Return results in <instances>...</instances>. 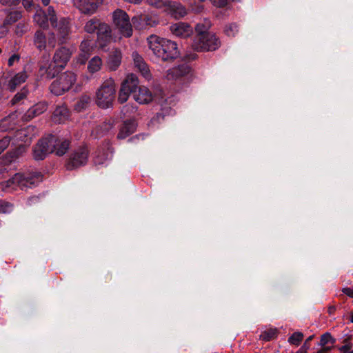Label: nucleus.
I'll return each mask as SVG.
<instances>
[{
  "label": "nucleus",
  "instance_id": "bb28decb",
  "mask_svg": "<svg viewBox=\"0 0 353 353\" xmlns=\"http://www.w3.org/2000/svg\"><path fill=\"white\" fill-rule=\"evenodd\" d=\"M97 37L99 41L101 40L110 41L112 38V30L110 26L105 23L100 21V26L97 30Z\"/></svg>",
  "mask_w": 353,
  "mask_h": 353
},
{
  "label": "nucleus",
  "instance_id": "79ce46f5",
  "mask_svg": "<svg viewBox=\"0 0 353 353\" xmlns=\"http://www.w3.org/2000/svg\"><path fill=\"white\" fill-rule=\"evenodd\" d=\"M131 93L128 91V90L125 89V87L121 88L119 90V97H118V101L120 103H123L127 101L128 99L130 94Z\"/></svg>",
  "mask_w": 353,
  "mask_h": 353
},
{
  "label": "nucleus",
  "instance_id": "603ef678",
  "mask_svg": "<svg viewBox=\"0 0 353 353\" xmlns=\"http://www.w3.org/2000/svg\"><path fill=\"white\" fill-rule=\"evenodd\" d=\"M142 21L145 25L150 27L154 26L156 24V21L148 16L143 17Z\"/></svg>",
  "mask_w": 353,
  "mask_h": 353
},
{
  "label": "nucleus",
  "instance_id": "69168bd1",
  "mask_svg": "<svg viewBox=\"0 0 353 353\" xmlns=\"http://www.w3.org/2000/svg\"><path fill=\"white\" fill-rule=\"evenodd\" d=\"M351 321L353 323V314L351 316Z\"/></svg>",
  "mask_w": 353,
  "mask_h": 353
},
{
  "label": "nucleus",
  "instance_id": "c756f323",
  "mask_svg": "<svg viewBox=\"0 0 353 353\" xmlns=\"http://www.w3.org/2000/svg\"><path fill=\"white\" fill-rule=\"evenodd\" d=\"M34 21L43 28H46L48 26L49 19L46 14L41 10L37 11L34 16Z\"/></svg>",
  "mask_w": 353,
  "mask_h": 353
},
{
  "label": "nucleus",
  "instance_id": "0e129e2a",
  "mask_svg": "<svg viewBox=\"0 0 353 353\" xmlns=\"http://www.w3.org/2000/svg\"><path fill=\"white\" fill-rule=\"evenodd\" d=\"M313 338V336H310L307 338V341H311Z\"/></svg>",
  "mask_w": 353,
  "mask_h": 353
},
{
  "label": "nucleus",
  "instance_id": "b1692460",
  "mask_svg": "<svg viewBox=\"0 0 353 353\" xmlns=\"http://www.w3.org/2000/svg\"><path fill=\"white\" fill-rule=\"evenodd\" d=\"M28 78V75L25 71L20 72L13 76L8 83V89L13 92L21 83H24Z\"/></svg>",
  "mask_w": 353,
  "mask_h": 353
},
{
  "label": "nucleus",
  "instance_id": "e2e57ef3",
  "mask_svg": "<svg viewBox=\"0 0 353 353\" xmlns=\"http://www.w3.org/2000/svg\"><path fill=\"white\" fill-rule=\"evenodd\" d=\"M41 1L44 6H48L50 1V0H41Z\"/></svg>",
  "mask_w": 353,
  "mask_h": 353
},
{
  "label": "nucleus",
  "instance_id": "4be33fe9",
  "mask_svg": "<svg viewBox=\"0 0 353 353\" xmlns=\"http://www.w3.org/2000/svg\"><path fill=\"white\" fill-rule=\"evenodd\" d=\"M61 69V68L57 67L54 62L51 63L46 62L41 65L39 72L41 76L46 75V78L50 79H52L55 76V74Z\"/></svg>",
  "mask_w": 353,
  "mask_h": 353
},
{
  "label": "nucleus",
  "instance_id": "0eeeda50",
  "mask_svg": "<svg viewBox=\"0 0 353 353\" xmlns=\"http://www.w3.org/2000/svg\"><path fill=\"white\" fill-rule=\"evenodd\" d=\"M51 26L56 30L58 39L61 43H66L69 40L72 33L71 19L69 17H61Z\"/></svg>",
  "mask_w": 353,
  "mask_h": 353
},
{
  "label": "nucleus",
  "instance_id": "6ab92c4d",
  "mask_svg": "<svg viewBox=\"0 0 353 353\" xmlns=\"http://www.w3.org/2000/svg\"><path fill=\"white\" fill-rule=\"evenodd\" d=\"M92 50L93 46L90 41H83L80 45V53L77 58V62L81 64H84L88 59Z\"/></svg>",
  "mask_w": 353,
  "mask_h": 353
},
{
  "label": "nucleus",
  "instance_id": "a211bd4d",
  "mask_svg": "<svg viewBox=\"0 0 353 353\" xmlns=\"http://www.w3.org/2000/svg\"><path fill=\"white\" fill-rule=\"evenodd\" d=\"M35 134V128L32 125H28L26 128L18 130L15 133V139L17 141L24 143H29L34 137Z\"/></svg>",
  "mask_w": 353,
  "mask_h": 353
},
{
  "label": "nucleus",
  "instance_id": "58836bf2",
  "mask_svg": "<svg viewBox=\"0 0 353 353\" xmlns=\"http://www.w3.org/2000/svg\"><path fill=\"white\" fill-rule=\"evenodd\" d=\"M14 205L12 203L5 201L0 199V213H10L13 210Z\"/></svg>",
  "mask_w": 353,
  "mask_h": 353
},
{
  "label": "nucleus",
  "instance_id": "393cba45",
  "mask_svg": "<svg viewBox=\"0 0 353 353\" xmlns=\"http://www.w3.org/2000/svg\"><path fill=\"white\" fill-rule=\"evenodd\" d=\"M137 125V123L134 121H125L119 130L117 137L120 139H125L134 132Z\"/></svg>",
  "mask_w": 353,
  "mask_h": 353
},
{
  "label": "nucleus",
  "instance_id": "f704fd0d",
  "mask_svg": "<svg viewBox=\"0 0 353 353\" xmlns=\"http://www.w3.org/2000/svg\"><path fill=\"white\" fill-rule=\"evenodd\" d=\"M34 44L40 50H43L46 48V39L43 32H36L34 34Z\"/></svg>",
  "mask_w": 353,
  "mask_h": 353
},
{
  "label": "nucleus",
  "instance_id": "7c9ffc66",
  "mask_svg": "<svg viewBox=\"0 0 353 353\" xmlns=\"http://www.w3.org/2000/svg\"><path fill=\"white\" fill-rule=\"evenodd\" d=\"M100 20L97 18H92L88 20L83 27V30L88 34H93L97 32V28L100 26Z\"/></svg>",
  "mask_w": 353,
  "mask_h": 353
},
{
  "label": "nucleus",
  "instance_id": "cd10ccee",
  "mask_svg": "<svg viewBox=\"0 0 353 353\" xmlns=\"http://www.w3.org/2000/svg\"><path fill=\"white\" fill-rule=\"evenodd\" d=\"M22 17L21 12L18 10L10 11L8 12L3 23V28H6L8 26H10L17 21H19Z\"/></svg>",
  "mask_w": 353,
  "mask_h": 353
},
{
  "label": "nucleus",
  "instance_id": "e433bc0d",
  "mask_svg": "<svg viewBox=\"0 0 353 353\" xmlns=\"http://www.w3.org/2000/svg\"><path fill=\"white\" fill-rule=\"evenodd\" d=\"M110 154L108 150H99L96 154L94 161L95 164H103L109 159Z\"/></svg>",
  "mask_w": 353,
  "mask_h": 353
},
{
  "label": "nucleus",
  "instance_id": "c85d7f7f",
  "mask_svg": "<svg viewBox=\"0 0 353 353\" xmlns=\"http://www.w3.org/2000/svg\"><path fill=\"white\" fill-rule=\"evenodd\" d=\"M335 342L334 339L332 336V335L326 332L323 334L320 340V345L324 347H323L321 350L318 351L316 353H327L330 350V347H325L327 344L333 345Z\"/></svg>",
  "mask_w": 353,
  "mask_h": 353
},
{
  "label": "nucleus",
  "instance_id": "dca6fc26",
  "mask_svg": "<svg viewBox=\"0 0 353 353\" xmlns=\"http://www.w3.org/2000/svg\"><path fill=\"white\" fill-rule=\"evenodd\" d=\"M48 104L46 102H39L26 111L23 117V119L26 121H28L46 112Z\"/></svg>",
  "mask_w": 353,
  "mask_h": 353
},
{
  "label": "nucleus",
  "instance_id": "7ed1b4c3",
  "mask_svg": "<svg viewBox=\"0 0 353 353\" xmlns=\"http://www.w3.org/2000/svg\"><path fill=\"white\" fill-rule=\"evenodd\" d=\"M116 89L113 79L105 80L96 92V103L101 108L112 107L115 99Z\"/></svg>",
  "mask_w": 353,
  "mask_h": 353
},
{
  "label": "nucleus",
  "instance_id": "680f3d73",
  "mask_svg": "<svg viewBox=\"0 0 353 353\" xmlns=\"http://www.w3.org/2000/svg\"><path fill=\"white\" fill-rule=\"evenodd\" d=\"M128 2L133 3H139L141 1V0H125Z\"/></svg>",
  "mask_w": 353,
  "mask_h": 353
},
{
  "label": "nucleus",
  "instance_id": "4468645a",
  "mask_svg": "<svg viewBox=\"0 0 353 353\" xmlns=\"http://www.w3.org/2000/svg\"><path fill=\"white\" fill-rule=\"evenodd\" d=\"M74 5L82 12L92 14L96 12L98 5L94 0H72Z\"/></svg>",
  "mask_w": 353,
  "mask_h": 353
},
{
  "label": "nucleus",
  "instance_id": "5701e85b",
  "mask_svg": "<svg viewBox=\"0 0 353 353\" xmlns=\"http://www.w3.org/2000/svg\"><path fill=\"white\" fill-rule=\"evenodd\" d=\"M17 124V115L10 114L0 121V131L7 132L14 130Z\"/></svg>",
  "mask_w": 353,
  "mask_h": 353
},
{
  "label": "nucleus",
  "instance_id": "ddd939ff",
  "mask_svg": "<svg viewBox=\"0 0 353 353\" xmlns=\"http://www.w3.org/2000/svg\"><path fill=\"white\" fill-rule=\"evenodd\" d=\"M170 30L176 37L183 38L190 37L193 32L191 26L184 22H178L171 25Z\"/></svg>",
  "mask_w": 353,
  "mask_h": 353
},
{
  "label": "nucleus",
  "instance_id": "a878e982",
  "mask_svg": "<svg viewBox=\"0 0 353 353\" xmlns=\"http://www.w3.org/2000/svg\"><path fill=\"white\" fill-rule=\"evenodd\" d=\"M139 80L135 74H128L125 79L121 83V87L124 88L128 90V91L130 93H134L138 89Z\"/></svg>",
  "mask_w": 353,
  "mask_h": 353
},
{
  "label": "nucleus",
  "instance_id": "6e6552de",
  "mask_svg": "<svg viewBox=\"0 0 353 353\" xmlns=\"http://www.w3.org/2000/svg\"><path fill=\"white\" fill-rule=\"evenodd\" d=\"M88 159V150L86 147H81L75 150L68 159L65 167L67 170H73L85 165Z\"/></svg>",
  "mask_w": 353,
  "mask_h": 353
},
{
  "label": "nucleus",
  "instance_id": "9b49d317",
  "mask_svg": "<svg viewBox=\"0 0 353 353\" xmlns=\"http://www.w3.org/2000/svg\"><path fill=\"white\" fill-rule=\"evenodd\" d=\"M122 53L118 48L112 49L108 57L106 66L110 71H116L121 64Z\"/></svg>",
  "mask_w": 353,
  "mask_h": 353
},
{
  "label": "nucleus",
  "instance_id": "f8f14e48",
  "mask_svg": "<svg viewBox=\"0 0 353 353\" xmlns=\"http://www.w3.org/2000/svg\"><path fill=\"white\" fill-rule=\"evenodd\" d=\"M71 54L72 52L68 48L65 47L59 48L53 57L54 64L59 68H63L70 60Z\"/></svg>",
  "mask_w": 353,
  "mask_h": 353
},
{
  "label": "nucleus",
  "instance_id": "2eb2a0df",
  "mask_svg": "<svg viewBox=\"0 0 353 353\" xmlns=\"http://www.w3.org/2000/svg\"><path fill=\"white\" fill-rule=\"evenodd\" d=\"M132 57L134 66L139 70L142 76L146 79H150L151 78V73L148 64L145 62L143 57L137 52H133Z\"/></svg>",
  "mask_w": 353,
  "mask_h": 353
},
{
  "label": "nucleus",
  "instance_id": "c9c22d12",
  "mask_svg": "<svg viewBox=\"0 0 353 353\" xmlns=\"http://www.w3.org/2000/svg\"><path fill=\"white\" fill-rule=\"evenodd\" d=\"M172 15L176 19L182 18L187 14V10L184 6L179 3H174L172 6Z\"/></svg>",
  "mask_w": 353,
  "mask_h": 353
},
{
  "label": "nucleus",
  "instance_id": "39448f33",
  "mask_svg": "<svg viewBox=\"0 0 353 353\" xmlns=\"http://www.w3.org/2000/svg\"><path fill=\"white\" fill-rule=\"evenodd\" d=\"M57 137L49 134L41 139L32 149L33 157L35 160H43L46 156L54 152L56 146Z\"/></svg>",
  "mask_w": 353,
  "mask_h": 353
},
{
  "label": "nucleus",
  "instance_id": "8fccbe9b",
  "mask_svg": "<svg viewBox=\"0 0 353 353\" xmlns=\"http://www.w3.org/2000/svg\"><path fill=\"white\" fill-rule=\"evenodd\" d=\"M352 345L350 343H348L339 348V351L341 353H353V350L352 349Z\"/></svg>",
  "mask_w": 353,
  "mask_h": 353
},
{
  "label": "nucleus",
  "instance_id": "ea45409f",
  "mask_svg": "<svg viewBox=\"0 0 353 353\" xmlns=\"http://www.w3.org/2000/svg\"><path fill=\"white\" fill-rule=\"evenodd\" d=\"M303 339V334L300 332L293 333L288 339V342L292 345H299Z\"/></svg>",
  "mask_w": 353,
  "mask_h": 353
},
{
  "label": "nucleus",
  "instance_id": "a19ab883",
  "mask_svg": "<svg viewBox=\"0 0 353 353\" xmlns=\"http://www.w3.org/2000/svg\"><path fill=\"white\" fill-rule=\"evenodd\" d=\"M224 32L228 37H234L239 32L238 26L236 23H230L225 26Z\"/></svg>",
  "mask_w": 353,
  "mask_h": 353
},
{
  "label": "nucleus",
  "instance_id": "aec40b11",
  "mask_svg": "<svg viewBox=\"0 0 353 353\" xmlns=\"http://www.w3.org/2000/svg\"><path fill=\"white\" fill-rule=\"evenodd\" d=\"M43 180V175L40 172H32L22 174V181L24 183V189L37 185Z\"/></svg>",
  "mask_w": 353,
  "mask_h": 353
},
{
  "label": "nucleus",
  "instance_id": "20e7f679",
  "mask_svg": "<svg viewBox=\"0 0 353 353\" xmlns=\"http://www.w3.org/2000/svg\"><path fill=\"white\" fill-rule=\"evenodd\" d=\"M76 81L77 75L72 72L67 71L53 81L50 86V90L54 95H62L72 87Z\"/></svg>",
  "mask_w": 353,
  "mask_h": 353
},
{
  "label": "nucleus",
  "instance_id": "3c124183",
  "mask_svg": "<svg viewBox=\"0 0 353 353\" xmlns=\"http://www.w3.org/2000/svg\"><path fill=\"white\" fill-rule=\"evenodd\" d=\"M136 110H137V107L130 105L129 104L125 105L122 109V112L125 114L133 113V112H136Z\"/></svg>",
  "mask_w": 353,
  "mask_h": 353
},
{
  "label": "nucleus",
  "instance_id": "2f4dec72",
  "mask_svg": "<svg viewBox=\"0 0 353 353\" xmlns=\"http://www.w3.org/2000/svg\"><path fill=\"white\" fill-rule=\"evenodd\" d=\"M69 148V141L67 140L61 141L57 137L56 146L54 147V152L58 156L63 155Z\"/></svg>",
  "mask_w": 353,
  "mask_h": 353
},
{
  "label": "nucleus",
  "instance_id": "9d476101",
  "mask_svg": "<svg viewBox=\"0 0 353 353\" xmlns=\"http://www.w3.org/2000/svg\"><path fill=\"white\" fill-rule=\"evenodd\" d=\"M17 188L24 190V183L22 181V174H15L12 178L0 183V189L3 191L10 192Z\"/></svg>",
  "mask_w": 353,
  "mask_h": 353
},
{
  "label": "nucleus",
  "instance_id": "412c9836",
  "mask_svg": "<svg viewBox=\"0 0 353 353\" xmlns=\"http://www.w3.org/2000/svg\"><path fill=\"white\" fill-rule=\"evenodd\" d=\"M69 117V110L65 105H59L54 110L52 119L54 123H64Z\"/></svg>",
  "mask_w": 353,
  "mask_h": 353
},
{
  "label": "nucleus",
  "instance_id": "bf43d9fd",
  "mask_svg": "<svg viewBox=\"0 0 353 353\" xmlns=\"http://www.w3.org/2000/svg\"><path fill=\"white\" fill-rule=\"evenodd\" d=\"M336 306L335 305H330L328 307H327V312L330 315H332L334 314L335 311H336Z\"/></svg>",
  "mask_w": 353,
  "mask_h": 353
},
{
  "label": "nucleus",
  "instance_id": "c03bdc74",
  "mask_svg": "<svg viewBox=\"0 0 353 353\" xmlns=\"http://www.w3.org/2000/svg\"><path fill=\"white\" fill-rule=\"evenodd\" d=\"M48 18L49 19V21L51 24H54V23L56 22V21L58 19L55 11L52 6H49L47 10V14H46Z\"/></svg>",
  "mask_w": 353,
  "mask_h": 353
},
{
  "label": "nucleus",
  "instance_id": "de8ad7c7",
  "mask_svg": "<svg viewBox=\"0 0 353 353\" xmlns=\"http://www.w3.org/2000/svg\"><path fill=\"white\" fill-rule=\"evenodd\" d=\"M21 0H0V3L3 6H15L20 3Z\"/></svg>",
  "mask_w": 353,
  "mask_h": 353
},
{
  "label": "nucleus",
  "instance_id": "052dcab7",
  "mask_svg": "<svg viewBox=\"0 0 353 353\" xmlns=\"http://www.w3.org/2000/svg\"><path fill=\"white\" fill-rule=\"evenodd\" d=\"M7 29H8V27H6V28H3V26L1 27V30H0V38L4 37V35L6 34V33L7 32Z\"/></svg>",
  "mask_w": 353,
  "mask_h": 353
},
{
  "label": "nucleus",
  "instance_id": "f03ea898",
  "mask_svg": "<svg viewBox=\"0 0 353 353\" xmlns=\"http://www.w3.org/2000/svg\"><path fill=\"white\" fill-rule=\"evenodd\" d=\"M198 34L194 37L192 46L194 50L201 52L214 51L221 46V41L214 33L203 31L201 24H197Z\"/></svg>",
  "mask_w": 353,
  "mask_h": 353
},
{
  "label": "nucleus",
  "instance_id": "4c0bfd02",
  "mask_svg": "<svg viewBox=\"0 0 353 353\" xmlns=\"http://www.w3.org/2000/svg\"><path fill=\"white\" fill-rule=\"evenodd\" d=\"M90 101V97L87 95L82 96L74 105V109L79 112L85 109Z\"/></svg>",
  "mask_w": 353,
  "mask_h": 353
},
{
  "label": "nucleus",
  "instance_id": "49530a36",
  "mask_svg": "<svg viewBox=\"0 0 353 353\" xmlns=\"http://www.w3.org/2000/svg\"><path fill=\"white\" fill-rule=\"evenodd\" d=\"M10 143V138L8 136L4 137L0 140V154L8 147Z\"/></svg>",
  "mask_w": 353,
  "mask_h": 353
},
{
  "label": "nucleus",
  "instance_id": "13d9d810",
  "mask_svg": "<svg viewBox=\"0 0 353 353\" xmlns=\"http://www.w3.org/2000/svg\"><path fill=\"white\" fill-rule=\"evenodd\" d=\"M342 292L343 294H346L347 296H349L350 298H353V288H343L342 289Z\"/></svg>",
  "mask_w": 353,
  "mask_h": 353
},
{
  "label": "nucleus",
  "instance_id": "37998d69",
  "mask_svg": "<svg viewBox=\"0 0 353 353\" xmlns=\"http://www.w3.org/2000/svg\"><path fill=\"white\" fill-rule=\"evenodd\" d=\"M146 3L157 8H162L167 6V0H146Z\"/></svg>",
  "mask_w": 353,
  "mask_h": 353
},
{
  "label": "nucleus",
  "instance_id": "f3484780",
  "mask_svg": "<svg viewBox=\"0 0 353 353\" xmlns=\"http://www.w3.org/2000/svg\"><path fill=\"white\" fill-rule=\"evenodd\" d=\"M133 98L140 104H147L152 101L153 97L148 88L142 86L133 94Z\"/></svg>",
  "mask_w": 353,
  "mask_h": 353
},
{
  "label": "nucleus",
  "instance_id": "338daca9",
  "mask_svg": "<svg viewBox=\"0 0 353 353\" xmlns=\"http://www.w3.org/2000/svg\"><path fill=\"white\" fill-rule=\"evenodd\" d=\"M200 1H205V0H199Z\"/></svg>",
  "mask_w": 353,
  "mask_h": 353
},
{
  "label": "nucleus",
  "instance_id": "4d7b16f0",
  "mask_svg": "<svg viewBox=\"0 0 353 353\" xmlns=\"http://www.w3.org/2000/svg\"><path fill=\"white\" fill-rule=\"evenodd\" d=\"M22 4L25 9L30 10L33 5V0H22Z\"/></svg>",
  "mask_w": 353,
  "mask_h": 353
},
{
  "label": "nucleus",
  "instance_id": "1a4fd4ad",
  "mask_svg": "<svg viewBox=\"0 0 353 353\" xmlns=\"http://www.w3.org/2000/svg\"><path fill=\"white\" fill-rule=\"evenodd\" d=\"M191 68L187 64L173 67L166 72L165 78L168 81H176L191 73Z\"/></svg>",
  "mask_w": 353,
  "mask_h": 353
},
{
  "label": "nucleus",
  "instance_id": "a18cd8bd",
  "mask_svg": "<svg viewBox=\"0 0 353 353\" xmlns=\"http://www.w3.org/2000/svg\"><path fill=\"white\" fill-rule=\"evenodd\" d=\"M27 95V91L22 90L21 92L17 93L11 101L12 105L16 104L20 101L26 98Z\"/></svg>",
  "mask_w": 353,
  "mask_h": 353
},
{
  "label": "nucleus",
  "instance_id": "72a5a7b5",
  "mask_svg": "<svg viewBox=\"0 0 353 353\" xmlns=\"http://www.w3.org/2000/svg\"><path fill=\"white\" fill-rule=\"evenodd\" d=\"M278 330L276 328H270L264 330L260 335V339L264 341H270L277 337Z\"/></svg>",
  "mask_w": 353,
  "mask_h": 353
},
{
  "label": "nucleus",
  "instance_id": "473e14b6",
  "mask_svg": "<svg viewBox=\"0 0 353 353\" xmlns=\"http://www.w3.org/2000/svg\"><path fill=\"white\" fill-rule=\"evenodd\" d=\"M102 60L98 57L95 56L91 59L88 63V70L90 73H94L99 71L101 68Z\"/></svg>",
  "mask_w": 353,
  "mask_h": 353
},
{
  "label": "nucleus",
  "instance_id": "423d86ee",
  "mask_svg": "<svg viewBox=\"0 0 353 353\" xmlns=\"http://www.w3.org/2000/svg\"><path fill=\"white\" fill-rule=\"evenodd\" d=\"M112 20L114 26L123 36L130 37L132 35V27L130 17L125 11L121 9L116 10L112 13Z\"/></svg>",
  "mask_w": 353,
  "mask_h": 353
},
{
  "label": "nucleus",
  "instance_id": "864d4df0",
  "mask_svg": "<svg viewBox=\"0 0 353 353\" xmlns=\"http://www.w3.org/2000/svg\"><path fill=\"white\" fill-rule=\"evenodd\" d=\"M20 60V56L18 54H12L8 59V64L9 66H12L14 63Z\"/></svg>",
  "mask_w": 353,
  "mask_h": 353
},
{
  "label": "nucleus",
  "instance_id": "09e8293b",
  "mask_svg": "<svg viewBox=\"0 0 353 353\" xmlns=\"http://www.w3.org/2000/svg\"><path fill=\"white\" fill-rule=\"evenodd\" d=\"M15 158V152H8L3 158H1V161L5 163H9L14 161Z\"/></svg>",
  "mask_w": 353,
  "mask_h": 353
},
{
  "label": "nucleus",
  "instance_id": "f257e3e1",
  "mask_svg": "<svg viewBox=\"0 0 353 353\" xmlns=\"http://www.w3.org/2000/svg\"><path fill=\"white\" fill-rule=\"evenodd\" d=\"M149 48L163 61H172L179 56L177 44L171 40L151 35L148 38Z\"/></svg>",
  "mask_w": 353,
  "mask_h": 353
},
{
  "label": "nucleus",
  "instance_id": "5fc2aeb1",
  "mask_svg": "<svg viewBox=\"0 0 353 353\" xmlns=\"http://www.w3.org/2000/svg\"><path fill=\"white\" fill-rule=\"evenodd\" d=\"M212 3L218 8L225 7L228 4V0H211Z\"/></svg>",
  "mask_w": 353,
  "mask_h": 353
},
{
  "label": "nucleus",
  "instance_id": "774afa93",
  "mask_svg": "<svg viewBox=\"0 0 353 353\" xmlns=\"http://www.w3.org/2000/svg\"><path fill=\"white\" fill-rule=\"evenodd\" d=\"M2 52L1 49L0 48V53Z\"/></svg>",
  "mask_w": 353,
  "mask_h": 353
},
{
  "label": "nucleus",
  "instance_id": "6e6d98bb",
  "mask_svg": "<svg viewBox=\"0 0 353 353\" xmlns=\"http://www.w3.org/2000/svg\"><path fill=\"white\" fill-rule=\"evenodd\" d=\"M39 197L37 196H31L27 200V205L29 206L34 205L39 203Z\"/></svg>",
  "mask_w": 353,
  "mask_h": 353
}]
</instances>
